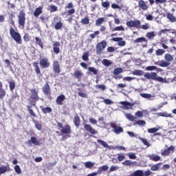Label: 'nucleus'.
<instances>
[{
  "mask_svg": "<svg viewBox=\"0 0 176 176\" xmlns=\"http://www.w3.org/2000/svg\"><path fill=\"white\" fill-rule=\"evenodd\" d=\"M138 8L141 9V10H148L149 6L146 5V3L144 0L138 1Z\"/></svg>",
  "mask_w": 176,
  "mask_h": 176,
  "instance_id": "4468645a",
  "label": "nucleus"
},
{
  "mask_svg": "<svg viewBox=\"0 0 176 176\" xmlns=\"http://www.w3.org/2000/svg\"><path fill=\"white\" fill-rule=\"evenodd\" d=\"M27 108L30 116H32V118H36V114L34 113V110L32 109V106L28 105Z\"/></svg>",
  "mask_w": 176,
  "mask_h": 176,
  "instance_id": "72a5a7b5",
  "label": "nucleus"
},
{
  "mask_svg": "<svg viewBox=\"0 0 176 176\" xmlns=\"http://www.w3.org/2000/svg\"><path fill=\"white\" fill-rule=\"evenodd\" d=\"M97 142H98V144H100V145H102V146H104V148H109V146L108 145L107 142H104L102 140L98 139L97 140Z\"/></svg>",
  "mask_w": 176,
  "mask_h": 176,
  "instance_id": "c03bdc74",
  "label": "nucleus"
},
{
  "mask_svg": "<svg viewBox=\"0 0 176 176\" xmlns=\"http://www.w3.org/2000/svg\"><path fill=\"white\" fill-rule=\"evenodd\" d=\"M123 166H129V167H131V166H134L135 164V162H133L131 160H125L122 162Z\"/></svg>",
  "mask_w": 176,
  "mask_h": 176,
  "instance_id": "e433bc0d",
  "label": "nucleus"
},
{
  "mask_svg": "<svg viewBox=\"0 0 176 176\" xmlns=\"http://www.w3.org/2000/svg\"><path fill=\"white\" fill-rule=\"evenodd\" d=\"M35 41H36L37 45H38V46H40V47L41 49H43V43H42V40H41V38H39L38 37H36Z\"/></svg>",
  "mask_w": 176,
  "mask_h": 176,
  "instance_id": "09e8293b",
  "label": "nucleus"
},
{
  "mask_svg": "<svg viewBox=\"0 0 176 176\" xmlns=\"http://www.w3.org/2000/svg\"><path fill=\"white\" fill-rule=\"evenodd\" d=\"M40 65L42 68H49L50 67V62H49V58H42L40 59Z\"/></svg>",
  "mask_w": 176,
  "mask_h": 176,
  "instance_id": "9d476101",
  "label": "nucleus"
},
{
  "mask_svg": "<svg viewBox=\"0 0 176 176\" xmlns=\"http://www.w3.org/2000/svg\"><path fill=\"white\" fill-rule=\"evenodd\" d=\"M144 170H137L135 172L132 173L129 176H143Z\"/></svg>",
  "mask_w": 176,
  "mask_h": 176,
  "instance_id": "c85d7f7f",
  "label": "nucleus"
},
{
  "mask_svg": "<svg viewBox=\"0 0 176 176\" xmlns=\"http://www.w3.org/2000/svg\"><path fill=\"white\" fill-rule=\"evenodd\" d=\"M96 89H100V90H105L107 89V87H105L104 85H96Z\"/></svg>",
  "mask_w": 176,
  "mask_h": 176,
  "instance_id": "69168bd1",
  "label": "nucleus"
},
{
  "mask_svg": "<svg viewBox=\"0 0 176 176\" xmlns=\"http://www.w3.org/2000/svg\"><path fill=\"white\" fill-rule=\"evenodd\" d=\"M85 129L86 130V131H88L89 133H90L91 134H97V131L94 129H93V127H91V125L90 124H85L84 126Z\"/></svg>",
  "mask_w": 176,
  "mask_h": 176,
  "instance_id": "a211bd4d",
  "label": "nucleus"
},
{
  "mask_svg": "<svg viewBox=\"0 0 176 176\" xmlns=\"http://www.w3.org/2000/svg\"><path fill=\"white\" fill-rule=\"evenodd\" d=\"M140 141H142V142L144 144V145H146V146H147L148 148H149V146H151V144H149V142H148V140L146 139L140 138Z\"/></svg>",
  "mask_w": 176,
  "mask_h": 176,
  "instance_id": "5fc2aeb1",
  "label": "nucleus"
},
{
  "mask_svg": "<svg viewBox=\"0 0 176 176\" xmlns=\"http://www.w3.org/2000/svg\"><path fill=\"white\" fill-rule=\"evenodd\" d=\"M28 145H31V144H34V145H37V146H39L41 145V143L38 142L36 140V138L32 137L30 140L27 142Z\"/></svg>",
  "mask_w": 176,
  "mask_h": 176,
  "instance_id": "5701e85b",
  "label": "nucleus"
},
{
  "mask_svg": "<svg viewBox=\"0 0 176 176\" xmlns=\"http://www.w3.org/2000/svg\"><path fill=\"white\" fill-rule=\"evenodd\" d=\"M146 79H152V80H157V82H163L164 79L162 77H157L156 72L146 73L144 75Z\"/></svg>",
  "mask_w": 176,
  "mask_h": 176,
  "instance_id": "423d86ee",
  "label": "nucleus"
},
{
  "mask_svg": "<svg viewBox=\"0 0 176 176\" xmlns=\"http://www.w3.org/2000/svg\"><path fill=\"white\" fill-rule=\"evenodd\" d=\"M164 58L166 61L159 60V61L155 62L154 63L155 65H158V67H162V68H167V67H169L170 64V62L174 60V58L170 54H166L164 55Z\"/></svg>",
  "mask_w": 176,
  "mask_h": 176,
  "instance_id": "f03ea898",
  "label": "nucleus"
},
{
  "mask_svg": "<svg viewBox=\"0 0 176 176\" xmlns=\"http://www.w3.org/2000/svg\"><path fill=\"white\" fill-rule=\"evenodd\" d=\"M14 168L15 173H16V174H21V168H20V166L15 165Z\"/></svg>",
  "mask_w": 176,
  "mask_h": 176,
  "instance_id": "680f3d73",
  "label": "nucleus"
},
{
  "mask_svg": "<svg viewBox=\"0 0 176 176\" xmlns=\"http://www.w3.org/2000/svg\"><path fill=\"white\" fill-rule=\"evenodd\" d=\"M52 67L55 74H60V72H61V69H60V63H58V60L54 61Z\"/></svg>",
  "mask_w": 176,
  "mask_h": 176,
  "instance_id": "dca6fc26",
  "label": "nucleus"
},
{
  "mask_svg": "<svg viewBox=\"0 0 176 176\" xmlns=\"http://www.w3.org/2000/svg\"><path fill=\"white\" fill-rule=\"evenodd\" d=\"M126 26L128 28H142V30H149V23H146L144 25H141V21L137 19L135 21L131 20L126 22Z\"/></svg>",
  "mask_w": 176,
  "mask_h": 176,
  "instance_id": "f257e3e1",
  "label": "nucleus"
},
{
  "mask_svg": "<svg viewBox=\"0 0 176 176\" xmlns=\"http://www.w3.org/2000/svg\"><path fill=\"white\" fill-rule=\"evenodd\" d=\"M81 23L83 25H87L88 24H90V19L89 16H85V18L82 19Z\"/></svg>",
  "mask_w": 176,
  "mask_h": 176,
  "instance_id": "2f4dec72",
  "label": "nucleus"
},
{
  "mask_svg": "<svg viewBox=\"0 0 176 176\" xmlns=\"http://www.w3.org/2000/svg\"><path fill=\"white\" fill-rule=\"evenodd\" d=\"M57 10H58V8H57V6H56L54 5L50 6V12L51 13H53L54 12H57Z\"/></svg>",
  "mask_w": 176,
  "mask_h": 176,
  "instance_id": "864d4df0",
  "label": "nucleus"
},
{
  "mask_svg": "<svg viewBox=\"0 0 176 176\" xmlns=\"http://www.w3.org/2000/svg\"><path fill=\"white\" fill-rule=\"evenodd\" d=\"M25 12L24 10H21L18 15L19 27L24 28L25 27Z\"/></svg>",
  "mask_w": 176,
  "mask_h": 176,
  "instance_id": "39448f33",
  "label": "nucleus"
},
{
  "mask_svg": "<svg viewBox=\"0 0 176 176\" xmlns=\"http://www.w3.org/2000/svg\"><path fill=\"white\" fill-rule=\"evenodd\" d=\"M112 41H113V42H118V46L122 47L126 45V41H123V38H120V37L113 38Z\"/></svg>",
  "mask_w": 176,
  "mask_h": 176,
  "instance_id": "aec40b11",
  "label": "nucleus"
},
{
  "mask_svg": "<svg viewBox=\"0 0 176 176\" xmlns=\"http://www.w3.org/2000/svg\"><path fill=\"white\" fill-rule=\"evenodd\" d=\"M33 67H34V71L36 75L41 74V68H39V63L36 62L33 63Z\"/></svg>",
  "mask_w": 176,
  "mask_h": 176,
  "instance_id": "cd10ccee",
  "label": "nucleus"
},
{
  "mask_svg": "<svg viewBox=\"0 0 176 176\" xmlns=\"http://www.w3.org/2000/svg\"><path fill=\"white\" fill-rule=\"evenodd\" d=\"M99 35H100V31L97 30V31H95L94 33L91 34L89 36L90 38H91V39H96V38H99Z\"/></svg>",
  "mask_w": 176,
  "mask_h": 176,
  "instance_id": "79ce46f5",
  "label": "nucleus"
},
{
  "mask_svg": "<svg viewBox=\"0 0 176 176\" xmlns=\"http://www.w3.org/2000/svg\"><path fill=\"white\" fill-rule=\"evenodd\" d=\"M9 171H12V168H10L9 164L0 167V175H2V174H5V173H8Z\"/></svg>",
  "mask_w": 176,
  "mask_h": 176,
  "instance_id": "412c9836",
  "label": "nucleus"
},
{
  "mask_svg": "<svg viewBox=\"0 0 176 176\" xmlns=\"http://www.w3.org/2000/svg\"><path fill=\"white\" fill-rule=\"evenodd\" d=\"M146 38H148V39H153V38H155V35L153 32H150L146 33Z\"/></svg>",
  "mask_w": 176,
  "mask_h": 176,
  "instance_id": "49530a36",
  "label": "nucleus"
},
{
  "mask_svg": "<svg viewBox=\"0 0 176 176\" xmlns=\"http://www.w3.org/2000/svg\"><path fill=\"white\" fill-rule=\"evenodd\" d=\"M111 8H112V9H118V10H122V7L119 6L116 3H112Z\"/></svg>",
  "mask_w": 176,
  "mask_h": 176,
  "instance_id": "338daca9",
  "label": "nucleus"
},
{
  "mask_svg": "<svg viewBox=\"0 0 176 176\" xmlns=\"http://www.w3.org/2000/svg\"><path fill=\"white\" fill-rule=\"evenodd\" d=\"M43 7L39 6L38 8H36L34 12V17H39L42 13H43Z\"/></svg>",
  "mask_w": 176,
  "mask_h": 176,
  "instance_id": "4be33fe9",
  "label": "nucleus"
},
{
  "mask_svg": "<svg viewBox=\"0 0 176 176\" xmlns=\"http://www.w3.org/2000/svg\"><path fill=\"white\" fill-rule=\"evenodd\" d=\"M123 72V69L122 68H116L113 71V75H116V76H118L120 74H122Z\"/></svg>",
  "mask_w": 176,
  "mask_h": 176,
  "instance_id": "a18cd8bd",
  "label": "nucleus"
},
{
  "mask_svg": "<svg viewBox=\"0 0 176 176\" xmlns=\"http://www.w3.org/2000/svg\"><path fill=\"white\" fill-rule=\"evenodd\" d=\"M8 83L10 91H13L16 89V82L14 81H9Z\"/></svg>",
  "mask_w": 176,
  "mask_h": 176,
  "instance_id": "a19ab883",
  "label": "nucleus"
},
{
  "mask_svg": "<svg viewBox=\"0 0 176 176\" xmlns=\"http://www.w3.org/2000/svg\"><path fill=\"white\" fill-rule=\"evenodd\" d=\"M102 8H105V9H109V6H111V3H109V1H106L102 3Z\"/></svg>",
  "mask_w": 176,
  "mask_h": 176,
  "instance_id": "4d7b16f0",
  "label": "nucleus"
},
{
  "mask_svg": "<svg viewBox=\"0 0 176 176\" xmlns=\"http://www.w3.org/2000/svg\"><path fill=\"white\" fill-rule=\"evenodd\" d=\"M60 133L62 134H71L72 133V129H71V126L69 124H66L64 126L63 129L60 130Z\"/></svg>",
  "mask_w": 176,
  "mask_h": 176,
  "instance_id": "2eb2a0df",
  "label": "nucleus"
},
{
  "mask_svg": "<svg viewBox=\"0 0 176 176\" xmlns=\"http://www.w3.org/2000/svg\"><path fill=\"white\" fill-rule=\"evenodd\" d=\"M112 31L115 32V31H124V28L123 27V25H120V26H117L116 28H114Z\"/></svg>",
  "mask_w": 176,
  "mask_h": 176,
  "instance_id": "052dcab7",
  "label": "nucleus"
},
{
  "mask_svg": "<svg viewBox=\"0 0 176 176\" xmlns=\"http://www.w3.org/2000/svg\"><path fill=\"white\" fill-rule=\"evenodd\" d=\"M140 96L143 98H151V97H152V95H151L149 94H140Z\"/></svg>",
  "mask_w": 176,
  "mask_h": 176,
  "instance_id": "774afa93",
  "label": "nucleus"
},
{
  "mask_svg": "<svg viewBox=\"0 0 176 176\" xmlns=\"http://www.w3.org/2000/svg\"><path fill=\"white\" fill-rule=\"evenodd\" d=\"M102 64H103V65H104V67H109L110 65H112V64H113V63H112L111 60H109L108 59H103L102 60Z\"/></svg>",
  "mask_w": 176,
  "mask_h": 176,
  "instance_id": "f704fd0d",
  "label": "nucleus"
},
{
  "mask_svg": "<svg viewBox=\"0 0 176 176\" xmlns=\"http://www.w3.org/2000/svg\"><path fill=\"white\" fill-rule=\"evenodd\" d=\"M104 21H105V19L103 17L98 18L96 21V27H100V25H101V24H102L104 23Z\"/></svg>",
  "mask_w": 176,
  "mask_h": 176,
  "instance_id": "4c0bfd02",
  "label": "nucleus"
},
{
  "mask_svg": "<svg viewBox=\"0 0 176 176\" xmlns=\"http://www.w3.org/2000/svg\"><path fill=\"white\" fill-rule=\"evenodd\" d=\"M40 108L41 109V111L44 114L50 113L53 111V109L51 107H43L42 106H41Z\"/></svg>",
  "mask_w": 176,
  "mask_h": 176,
  "instance_id": "a878e982",
  "label": "nucleus"
},
{
  "mask_svg": "<svg viewBox=\"0 0 176 176\" xmlns=\"http://www.w3.org/2000/svg\"><path fill=\"white\" fill-rule=\"evenodd\" d=\"M42 91L44 93L45 96H52V89H50V85L49 82H46L42 88Z\"/></svg>",
  "mask_w": 176,
  "mask_h": 176,
  "instance_id": "1a4fd4ad",
  "label": "nucleus"
},
{
  "mask_svg": "<svg viewBox=\"0 0 176 176\" xmlns=\"http://www.w3.org/2000/svg\"><path fill=\"white\" fill-rule=\"evenodd\" d=\"M110 126L112 129H113V131L115 133V134H122V133L124 131L123 130V127L118 126V124H116L115 122H111Z\"/></svg>",
  "mask_w": 176,
  "mask_h": 176,
  "instance_id": "6e6552de",
  "label": "nucleus"
},
{
  "mask_svg": "<svg viewBox=\"0 0 176 176\" xmlns=\"http://www.w3.org/2000/svg\"><path fill=\"white\" fill-rule=\"evenodd\" d=\"M167 19L170 21L171 23H175L176 21V19L175 16H174V15H173L172 14H167L166 15Z\"/></svg>",
  "mask_w": 176,
  "mask_h": 176,
  "instance_id": "ea45409f",
  "label": "nucleus"
},
{
  "mask_svg": "<svg viewBox=\"0 0 176 176\" xmlns=\"http://www.w3.org/2000/svg\"><path fill=\"white\" fill-rule=\"evenodd\" d=\"M147 131L150 134H155V133H157V131H159V128H151L148 129Z\"/></svg>",
  "mask_w": 176,
  "mask_h": 176,
  "instance_id": "8fccbe9b",
  "label": "nucleus"
},
{
  "mask_svg": "<svg viewBox=\"0 0 176 176\" xmlns=\"http://www.w3.org/2000/svg\"><path fill=\"white\" fill-rule=\"evenodd\" d=\"M88 72L87 74H90L91 73L94 74V75H98V69H96L93 67H88Z\"/></svg>",
  "mask_w": 176,
  "mask_h": 176,
  "instance_id": "bb28decb",
  "label": "nucleus"
},
{
  "mask_svg": "<svg viewBox=\"0 0 176 176\" xmlns=\"http://www.w3.org/2000/svg\"><path fill=\"white\" fill-rule=\"evenodd\" d=\"M125 117L128 119V120H130V122H134V120H135V117L131 115V113H126Z\"/></svg>",
  "mask_w": 176,
  "mask_h": 176,
  "instance_id": "37998d69",
  "label": "nucleus"
},
{
  "mask_svg": "<svg viewBox=\"0 0 176 176\" xmlns=\"http://www.w3.org/2000/svg\"><path fill=\"white\" fill-rule=\"evenodd\" d=\"M60 42L58 41H55L53 43V50H54V53H55V54H58L60 53Z\"/></svg>",
  "mask_w": 176,
  "mask_h": 176,
  "instance_id": "6ab92c4d",
  "label": "nucleus"
},
{
  "mask_svg": "<svg viewBox=\"0 0 176 176\" xmlns=\"http://www.w3.org/2000/svg\"><path fill=\"white\" fill-rule=\"evenodd\" d=\"M5 96H6V91L4 89H0V100H3Z\"/></svg>",
  "mask_w": 176,
  "mask_h": 176,
  "instance_id": "13d9d810",
  "label": "nucleus"
},
{
  "mask_svg": "<svg viewBox=\"0 0 176 176\" xmlns=\"http://www.w3.org/2000/svg\"><path fill=\"white\" fill-rule=\"evenodd\" d=\"M136 124H138V126H145L146 124V122L145 120H139L136 121Z\"/></svg>",
  "mask_w": 176,
  "mask_h": 176,
  "instance_id": "e2e57ef3",
  "label": "nucleus"
},
{
  "mask_svg": "<svg viewBox=\"0 0 176 176\" xmlns=\"http://www.w3.org/2000/svg\"><path fill=\"white\" fill-rule=\"evenodd\" d=\"M30 93V98L28 99L29 104L32 107H36V102L40 100L38 91L36 89H32Z\"/></svg>",
  "mask_w": 176,
  "mask_h": 176,
  "instance_id": "7ed1b4c3",
  "label": "nucleus"
},
{
  "mask_svg": "<svg viewBox=\"0 0 176 176\" xmlns=\"http://www.w3.org/2000/svg\"><path fill=\"white\" fill-rule=\"evenodd\" d=\"M63 27V22L59 21L57 22L55 25H54V28L55 30H61V28Z\"/></svg>",
  "mask_w": 176,
  "mask_h": 176,
  "instance_id": "603ef678",
  "label": "nucleus"
},
{
  "mask_svg": "<svg viewBox=\"0 0 176 176\" xmlns=\"http://www.w3.org/2000/svg\"><path fill=\"white\" fill-rule=\"evenodd\" d=\"M127 155L129 157V159H131V160H135V159H137V156L134 153H129Z\"/></svg>",
  "mask_w": 176,
  "mask_h": 176,
  "instance_id": "bf43d9fd",
  "label": "nucleus"
},
{
  "mask_svg": "<svg viewBox=\"0 0 176 176\" xmlns=\"http://www.w3.org/2000/svg\"><path fill=\"white\" fill-rule=\"evenodd\" d=\"M73 122H74V124L76 126V127H77L78 129L79 126H80V117H79V116H78V114H76L74 116Z\"/></svg>",
  "mask_w": 176,
  "mask_h": 176,
  "instance_id": "b1692460",
  "label": "nucleus"
},
{
  "mask_svg": "<svg viewBox=\"0 0 176 176\" xmlns=\"http://www.w3.org/2000/svg\"><path fill=\"white\" fill-rule=\"evenodd\" d=\"M64 101H65V96L61 94L56 98V104L57 105H64Z\"/></svg>",
  "mask_w": 176,
  "mask_h": 176,
  "instance_id": "f3484780",
  "label": "nucleus"
},
{
  "mask_svg": "<svg viewBox=\"0 0 176 176\" xmlns=\"http://www.w3.org/2000/svg\"><path fill=\"white\" fill-rule=\"evenodd\" d=\"M89 52H84L82 56V58L83 60V61H89Z\"/></svg>",
  "mask_w": 176,
  "mask_h": 176,
  "instance_id": "3c124183",
  "label": "nucleus"
},
{
  "mask_svg": "<svg viewBox=\"0 0 176 176\" xmlns=\"http://www.w3.org/2000/svg\"><path fill=\"white\" fill-rule=\"evenodd\" d=\"M74 76L76 78V79H78V80H80V78L83 76V72H82V71L80 70H76L74 72Z\"/></svg>",
  "mask_w": 176,
  "mask_h": 176,
  "instance_id": "393cba45",
  "label": "nucleus"
},
{
  "mask_svg": "<svg viewBox=\"0 0 176 176\" xmlns=\"http://www.w3.org/2000/svg\"><path fill=\"white\" fill-rule=\"evenodd\" d=\"M164 53H166V51L162 49H158L157 50L155 51L156 56H163Z\"/></svg>",
  "mask_w": 176,
  "mask_h": 176,
  "instance_id": "de8ad7c7",
  "label": "nucleus"
},
{
  "mask_svg": "<svg viewBox=\"0 0 176 176\" xmlns=\"http://www.w3.org/2000/svg\"><path fill=\"white\" fill-rule=\"evenodd\" d=\"M150 160H152L153 162H159L160 159V156L159 155H151L148 156Z\"/></svg>",
  "mask_w": 176,
  "mask_h": 176,
  "instance_id": "7c9ffc66",
  "label": "nucleus"
},
{
  "mask_svg": "<svg viewBox=\"0 0 176 176\" xmlns=\"http://www.w3.org/2000/svg\"><path fill=\"white\" fill-rule=\"evenodd\" d=\"M85 166L86 168H91V167H94V163L91 162H87L85 163Z\"/></svg>",
  "mask_w": 176,
  "mask_h": 176,
  "instance_id": "6e6d98bb",
  "label": "nucleus"
},
{
  "mask_svg": "<svg viewBox=\"0 0 176 176\" xmlns=\"http://www.w3.org/2000/svg\"><path fill=\"white\" fill-rule=\"evenodd\" d=\"M120 104L124 106V109H133V107L135 104V103H131L127 101L120 102Z\"/></svg>",
  "mask_w": 176,
  "mask_h": 176,
  "instance_id": "f8f14e48",
  "label": "nucleus"
},
{
  "mask_svg": "<svg viewBox=\"0 0 176 176\" xmlns=\"http://www.w3.org/2000/svg\"><path fill=\"white\" fill-rule=\"evenodd\" d=\"M133 75H135L136 76H142L144 75V71L140 69H135L133 72Z\"/></svg>",
  "mask_w": 176,
  "mask_h": 176,
  "instance_id": "58836bf2",
  "label": "nucleus"
},
{
  "mask_svg": "<svg viewBox=\"0 0 176 176\" xmlns=\"http://www.w3.org/2000/svg\"><path fill=\"white\" fill-rule=\"evenodd\" d=\"M65 9H70L67 12L68 16H72L75 13V8H74V4L72 3H69L67 6H65Z\"/></svg>",
  "mask_w": 176,
  "mask_h": 176,
  "instance_id": "ddd939ff",
  "label": "nucleus"
},
{
  "mask_svg": "<svg viewBox=\"0 0 176 176\" xmlns=\"http://www.w3.org/2000/svg\"><path fill=\"white\" fill-rule=\"evenodd\" d=\"M108 168H109L108 165H103L98 168V173H99V174H101L102 171H108Z\"/></svg>",
  "mask_w": 176,
  "mask_h": 176,
  "instance_id": "473e14b6",
  "label": "nucleus"
},
{
  "mask_svg": "<svg viewBox=\"0 0 176 176\" xmlns=\"http://www.w3.org/2000/svg\"><path fill=\"white\" fill-rule=\"evenodd\" d=\"M175 149V146H170L168 148L165 150H162L161 151V155L162 156H170V153H171V152L172 153L174 152Z\"/></svg>",
  "mask_w": 176,
  "mask_h": 176,
  "instance_id": "9b49d317",
  "label": "nucleus"
},
{
  "mask_svg": "<svg viewBox=\"0 0 176 176\" xmlns=\"http://www.w3.org/2000/svg\"><path fill=\"white\" fill-rule=\"evenodd\" d=\"M118 162H122V160H124V159H126V157L123 154H118Z\"/></svg>",
  "mask_w": 176,
  "mask_h": 176,
  "instance_id": "0e129e2a",
  "label": "nucleus"
},
{
  "mask_svg": "<svg viewBox=\"0 0 176 176\" xmlns=\"http://www.w3.org/2000/svg\"><path fill=\"white\" fill-rule=\"evenodd\" d=\"M162 164V162L157 163L151 167V171H157L160 168V166Z\"/></svg>",
  "mask_w": 176,
  "mask_h": 176,
  "instance_id": "c756f323",
  "label": "nucleus"
},
{
  "mask_svg": "<svg viewBox=\"0 0 176 176\" xmlns=\"http://www.w3.org/2000/svg\"><path fill=\"white\" fill-rule=\"evenodd\" d=\"M142 42H148L145 37H140L134 41V43H142Z\"/></svg>",
  "mask_w": 176,
  "mask_h": 176,
  "instance_id": "c9c22d12",
  "label": "nucleus"
},
{
  "mask_svg": "<svg viewBox=\"0 0 176 176\" xmlns=\"http://www.w3.org/2000/svg\"><path fill=\"white\" fill-rule=\"evenodd\" d=\"M10 34L16 43H18L19 45H21V43H23L21 35H20V33L14 31V29L12 26L10 28Z\"/></svg>",
  "mask_w": 176,
  "mask_h": 176,
  "instance_id": "20e7f679",
  "label": "nucleus"
},
{
  "mask_svg": "<svg viewBox=\"0 0 176 176\" xmlns=\"http://www.w3.org/2000/svg\"><path fill=\"white\" fill-rule=\"evenodd\" d=\"M107 43L105 40H102V41L98 43L96 47V54L100 56V54H102V52L104 50L105 47H107Z\"/></svg>",
  "mask_w": 176,
  "mask_h": 176,
  "instance_id": "0eeeda50",
  "label": "nucleus"
}]
</instances>
